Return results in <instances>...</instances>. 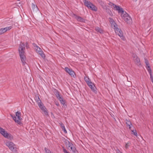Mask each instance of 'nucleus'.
Here are the masks:
<instances>
[{"label":"nucleus","mask_w":153,"mask_h":153,"mask_svg":"<svg viewBox=\"0 0 153 153\" xmlns=\"http://www.w3.org/2000/svg\"><path fill=\"white\" fill-rule=\"evenodd\" d=\"M131 144V143L130 142L128 141L127 143L126 144L125 147L126 149H127L128 147L130 146Z\"/></svg>","instance_id":"obj_28"},{"label":"nucleus","mask_w":153,"mask_h":153,"mask_svg":"<svg viewBox=\"0 0 153 153\" xmlns=\"http://www.w3.org/2000/svg\"><path fill=\"white\" fill-rule=\"evenodd\" d=\"M109 20L110 23L111 24L112 27H115L116 26H117V24L115 22L114 20L111 18H109Z\"/></svg>","instance_id":"obj_10"},{"label":"nucleus","mask_w":153,"mask_h":153,"mask_svg":"<svg viewBox=\"0 0 153 153\" xmlns=\"http://www.w3.org/2000/svg\"><path fill=\"white\" fill-rule=\"evenodd\" d=\"M10 115L16 123H17L20 126H22L23 125V123H20L19 120H17L16 117L15 115L12 114H10Z\"/></svg>","instance_id":"obj_11"},{"label":"nucleus","mask_w":153,"mask_h":153,"mask_svg":"<svg viewBox=\"0 0 153 153\" xmlns=\"http://www.w3.org/2000/svg\"><path fill=\"white\" fill-rule=\"evenodd\" d=\"M38 53H39V55H41V53H43V51L42 50L41 51H40L38 52Z\"/></svg>","instance_id":"obj_47"},{"label":"nucleus","mask_w":153,"mask_h":153,"mask_svg":"<svg viewBox=\"0 0 153 153\" xmlns=\"http://www.w3.org/2000/svg\"><path fill=\"white\" fill-rule=\"evenodd\" d=\"M69 141L66 139H65V140L64 141V143L65 145H66L67 147H68L67 145H68V143H69Z\"/></svg>","instance_id":"obj_34"},{"label":"nucleus","mask_w":153,"mask_h":153,"mask_svg":"<svg viewBox=\"0 0 153 153\" xmlns=\"http://www.w3.org/2000/svg\"><path fill=\"white\" fill-rule=\"evenodd\" d=\"M55 105L57 106H58L59 105V102L57 101L55 102Z\"/></svg>","instance_id":"obj_44"},{"label":"nucleus","mask_w":153,"mask_h":153,"mask_svg":"<svg viewBox=\"0 0 153 153\" xmlns=\"http://www.w3.org/2000/svg\"><path fill=\"white\" fill-rule=\"evenodd\" d=\"M42 111V112H44V114L45 115H46V116L48 115V111L47 109H45Z\"/></svg>","instance_id":"obj_30"},{"label":"nucleus","mask_w":153,"mask_h":153,"mask_svg":"<svg viewBox=\"0 0 153 153\" xmlns=\"http://www.w3.org/2000/svg\"><path fill=\"white\" fill-rule=\"evenodd\" d=\"M45 150L46 153H53L51 152L49 149L46 148H45Z\"/></svg>","instance_id":"obj_31"},{"label":"nucleus","mask_w":153,"mask_h":153,"mask_svg":"<svg viewBox=\"0 0 153 153\" xmlns=\"http://www.w3.org/2000/svg\"><path fill=\"white\" fill-rule=\"evenodd\" d=\"M100 3V4L102 6V7L103 6V5L104 4V3L102 1H101V2Z\"/></svg>","instance_id":"obj_42"},{"label":"nucleus","mask_w":153,"mask_h":153,"mask_svg":"<svg viewBox=\"0 0 153 153\" xmlns=\"http://www.w3.org/2000/svg\"><path fill=\"white\" fill-rule=\"evenodd\" d=\"M149 73L150 74L151 80L153 84V76L152 75V71L150 70Z\"/></svg>","instance_id":"obj_26"},{"label":"nucleus","mask_w":153,"mask_h":153,"mask_svg":"<svg viewBox=\"0 0 153 153\" xmlns=\"http://www.w3.org/2000/svg\"><path fill=\"white\" fill-rule=\"evenodd\" d=\"M58 91L56 89H54L53 91V92L54 93V94H55L56 92H57Z\"/></svg>","instance_id":"obj_46"},{"label":"nucleus","mask_w":153,"mask_h":153,"mask_svg":"<svg viewBox=\"0 0 153 153\" xmlns=\"http://www.w3.org/2000/svg\"><path fill=\"white\" fill-rule=\"evenodd\" d=\"M25 45L24 42H21L19 45L18 49V52L19 56L23 64L26 63L25 60L26 59V56L25 55Z\"/></svg>","instance_id":"obj_1"},{"label":"nucleus","mask_w":153,"mask_h":153,"mask_svg":"<svg viewBox=\"0 0 153 153\" xmlns=\"http://www.w3.org/2000/svg\"><path fill=\"white\" fill-rule=\"evenodd\" d=\"M68 148L70 147H71L72 146L74 145L72 143L70 142V141L69 142V143H68Z\"/></svg>","instance_id":"obj_35"},{"label":"nucleus","mask_w":153,"mask_h":153,"mask_svg":"<svg viewBox=\"0 0 153 153\" xmlns=\"http://www.w3.org/2000/svg\"><path fill=\"white\" fill-rule=\"evenodd\" d=\"M71 68H70V70H69V71H68V72H67V73H68V74H69V72H70V71H71Z\"/></svg>","instance_id":"obj_49"},{"label":"nucleus","mask_w":153,"mask_h":153,"mask_svg":"<svg viewBox=\"0 0 153 153\" xmlns=\"http://www.w3.org/2000/svg\"><path fill=\"white\" fill-rule=\"evenodd\" d=\"M117 11H118V13H122V14H121L122 16V15H123V14L125 13V12H124V10H123L122 8H121L120 7L119 8V9Z\"/></svg>","instance_id":"obj_22"},{"label":"nucleus","mask_w":153,"mask_h":153,"mask_svg":"<svg viewBox=\"0 0 153 153\" xmlns=\"http://www.w3.org/2000/svg\"><path fill=\"white\" fill-rule=\"evenodd\" d=\"M117 26L114 27L113 28L114 29L115 33L118 34L119 36L123 40H125V37L123 35V33L122 31L120 29L118 28L117 27Z\"/></svg>","instance_id":"obj_4"},{"label":"nucleus","mask_w":153,"mask_h":153,"mask_svg":"<svg viewBox=\"0 0 153 153\" xmlns=\"http://www.w3.org/2000/svg\"><path fill=\"white\" fill-rule=\"evenodd\" d=\"M32 8L33 11H38L39 10L37 6L35 5L33 3H32Z\"/></svg>","instance_id":"obj_20"},{"label":"nucleus","mask_w":153,"mask_h":153,"mask_svg":"<svg viewBox=\"0 0 153 153\" xmlns=\"http://www.w3.org/2000/svg\"><path fill=\"white\" fill-rule=\"evenodd\" d=\"M91 88V90L95 93H96L97 91L95 89L96 88V87H95L93 83L91 82L87 84Z\"/></svg>","instance_id":"obj_9"},{"label":"nucleus","mask_w":153,"mask_h":153,"mask_svg":"<svg viewBox=\"0 0 153 153\" xmlns=\"http://www.w3.org/2000/svg\"><path fill=\"white\" fill-rule=\"evenodd\" d=\"M18 1H20V0H18Z\"/></svg>","instance_id":"obj_53"},{"label":"nucleus","mask_w":153,"mask_h":153,"mask_svg":"<svg viewBox=\"0 0 153 153\" xmlns=\"http://www.w3.org/2000/svg\"><path fill=\"white\" fill-rule=\"evenodd\" d=\"M83 2L85 5L88 9L94 11H96L97 10V7L90 1L87 0H84Z\"/></svg>","instance_id":"obj_2"},{"label":"nucleus","mask_w":153,"mask_h":153,"mask_svg":"<svg viewBox=\"0 0 153 153\" xmlns=\"http://www.w3.org/2000/svg\"><path fill=\"white\" fill-rule=\"evenodd\" d=\"M131 130V134H133L134 135L137 136V133L136 130H134V129L133 130L131 129H131H130Z\"/></svg>","instance_id":"obj_24"},{"label":"nucleus","mask_w":153,"mask_h":153,"mask_svg":"<svg viewBox=\"0 0 153 153\" xmlns=\"http://www.w3.org/2000/svg\"><path fill=\"white\" fill-rule=\"evenodd\" d=\"M69 148H70L71 150L72 151L73 153H78V151L76 150V148L74 145L72 146L71 147Z\"/></svg>","instance_id":"obj_17"},{"label":"nucleus","mask_w":153,"mask_h":153,"mask_svg":"<svg viewBox=\"0 0 153 153\" xmlns=\"http://www.w3.org/2000/svg\"><path fill=\"white\" fill-rule=\"evenodd\" d=\"M96 30L98 32H99L100 33H103V30L101 29V28L99 27H96L95 28Z\"/></svg>","instance_id":"obj_21"},{"label":"nucleus","mask_w":153,"mask_h":153,"mask_svg":"<svg viewBox=\"0 0 153 153\" xmlns=\"http://www.w3.org/2000/svg\"><path fill=\"white\" fill-rule=\"evenodd\" d=\"M144 60H145V63L146 65V69L147 70L148 72H149V71L150 70L151 71H152V70H151V68H150V67L149 66V63L148 61L146 58H145L144 59Z\"/></svg>","instance_id":"obj_12"},{"label":"nucleus","mask_w":153,"mask_h":153,"mask_svg":"<svg viewBox=\"0 0 153 153\" xmlns=\"http://www.w3.org/2000/svg\"><path fill=\"white\" fill-rule=\"evenodd\" d=\"M12 27V26L7 27L4 28H2L0 29V35H1L7 31L10 30Z\"/></svg>","instance_id":"obj_8"},{"label":"nucleus","mask_w":153,"mask_h":153,"mask_svg":"<svg viewBox=\"0 0 153 153\" xmlns=\"http://www.w3.org/2000/svg\"><path fill=\"white\" fill-rule=\"evenodd\" d=\"M55 94V95L56 97L58 96H59V95H60L59 92L58 91L57 92H56Z\"/></svg>","instance_id":"obj_38"},{"label":"nucleus","mask_w":153,"mask_h":153,"mask_svg":"<svg viewBox=\"0 0 153 153\" xmlns=\"http://www.w3.org/2000/svg\"><path fill=\"white\" fill-rule=\"evenodd\" d=\"M46 109V108H45V106H44L43 107H42V108H41L40 109H41V110L42 111L44 109Z\"/></svg>","instance_id":"obj_45"},{"label":"nucleus","mask_w":153,"mask_h":153,"mask_svg":"<svg viewBox=\"0 0 153 153\" xmlns=\"http://www.w3.org/2000/svg\"><path fill=\"white\" fill-rule=\"evenodd\" d=\"M108 4L111 6L112 8H113L114 9L117 10H118L120 8L119 6H117L111 2H109Z\"/></svg>","instance_id":"obj_14"},{"label":"nucleus","mask_w":153,"mask_h":153,"mask_svg":"<svg viewBox=\"0 0 153 153\" xmlns=\"http://www.w3.org/2000/svg\"><path fill=\"white\" fill-rule=\"evenodd\" d=\"M69 74L71 76H73L74 78L75 77V74L74 71L72 70V69L71 70V71H70Z\"/></svg>","instance_id":"obj_23"},{"label":"nucleus","mask_w":153,"mask_h":153,"mask_svg":"<svg viewBox=\"0 0 153 153\" xmlns=\"http://www.w3.org/2000/svg\"><path fill=\"white\" fill-rule=\"evenodd\" d=\"M101 1H102L101 0H98V1L99 2V3H100L101 2Z\"/></svg>","instance_id":"obj_51"},{"label":"nucleus","mask_w":153,"mask_h":153,"mask_svg":"<svg viewBox=\"0 0 153 153\" xmlns=\"http://www.w3.org/2000/svg\"><path fill=\"white\" fill-rule=\"evenodd\" d=\"M6 145L13 152L16 151V149H15L14 146L15 145L13 142L7 140L6 142Z\"/></svg>","instance_id":"obj_6"},{"label":"nucleus","mask_w":153,"mask_h":153,"mask_svg":"<svg viewBox=\"0 0 153 153\" xmlns=\"http://www.w3.org/2000/svg\"><path fill=\"white\" fill-rule=\"evenodd\" d=\"M38 105L39 107V108H40V109L42 108V107H43L44 106H45L42 102L41 101H40V102H39L38 103Z\"/></svg>","instance_id":"obj_29"},{"label":"nucleus","mask_w":153,"mask_h":153,"mask_svg":"<svg viewBox=\"0 0 153 153\" xmlns=\"http://www.w3.org/2000/svg\"><path fill=\"white\" fill-rule=\"evenodd\" d=\"M118 151H119V152H118V153H122V152H120L119 150H118Z\"/></svg>","instance_id":"obj_50"},{"label":"nucleus","mask_w":153,"mask_h":153,"mask_svg":"<svg viewBox=\"0 0 153 153\" xmlns=\"http://www.w3.org/2000/svg\"><path fill=\"white\" fill-rule=\"evenodd\" d=\"M108 12L110 16H113V14L112 13V12L111 10H108Z\"/></svg>","instance_id":"obj_41"},{"label":"nucleus","mask_w":153,"mask_h":153,"mask_svg":"<svg viewBox=\"0 0 153 153\" xmlns=\"http://www.w3.org/2000/svg\"><path fill=\"white\" fill-rule=\"evenodd\" d=\"M56 97L60 101L63 99L62 95H61V94L59 95V96H58Z\"/></svg>","instance_id":"obj_32"},{"label":"nucleus","mask_w":153,"mask_h":153,"mask_svg":"<svg viewBox=\"0 0 153 153\" xmlns=\"http://www.w3.org/2000/svg\"><path fill=\"white\" fill-rule=\"evenodd\" d=\"M40 55L43 59H45V56L44 52L42 53H41V54Z\"/></svg>","instance_id":"obj_36"},{"label":"nucleus","mask_w":153,"mask_h":153,"mask_svg":"<svg viewBox=\"0 0 153 153\" xmlns=\"http://www.w3.org/2000/svg\"><path fill=\"white\" fill-rule=\"evenodd\" d=\"M65 71L67 72H68V71L70 70V68L67 67L65 68Z\"/></svg>","instance_id":"obj_39"},{"label":"nucleus","mask_w":153,"mask_h":153,"mask_svg":"<svg viewBox=\"0 0 153 153\" xmlns=\"http://www.w3.org/2000/svg\"><path fill=\"white\" fill-rule=\"evenodd\" d=\"M25 47L27 49L29 48V45L27 42H26L25 43Z\"/></svg>","instance_id":"obj_40"},{"label":"nucleus","mask_w":153,"mask_h":153,"mask_svg":"<svg viewBox=\"0 0 153 153\" xmlns=\"http://www.w3.org/2000/svg\"><path fill=\"white\" fill-rule=\"evenodd\" d=\"M66 101L65 100L63 99L62 100H61L60 102V103L61 104H62V103H63L64 102H65Z\"/></svg>","instance_id":"obj_43"},{"label":"nucleus","mask_w":153,"mask_h":153,"mask_svg":"<svg viewBox=\"0 0 153 153\" xmlns=\"http://www.w3.org/2000/svg\"><path fill=\"white\" fill-rule=\"evenodd\" d=\"M126 126L129 127V129H131V126L132 125V124L130 120H127V119L126 120Z\"/></svg>","instance_id":"obj_15"},{"label":"nucleus","mask_w":153,"mask_h":153,"mask_svg":"<svg viewBox=\"0 0 153 153\" xmlns=\"http://www.w3.org/2000/svg\"><path fill=\"white\" fill-rule=\"evenodd\" d=\"M34 99L36 101L37 103H39V102H40V101H41L40 100L39 96L38 94L35 95Z\"/></svg>","instance_id":"obj_19"},{"label":"nucleus","mask_w":153,"mask_h":153,"mask_svg":"<svg viewBox=\"0 0 153 153\" xmlns=\"http://www.w3.org/2000/svg\"><path fill=\"white\" fill-rule=\"evenodd\" d=\"M84 80L87 84L89 83V82H91L90 79L87 77H85Z\"/></svg>","instance_id":"obj_25"},{"label":"nucleus","mask_w":153,"mask_h":153,"mask_svg":"<svg viewBox=\"0 0 153 153\" xmlns=\"http://www.w3.org/2000/svg\"><path fill=\"white\" fill-rule=\"evenodd\" d=\"M134 61L135 63L138 65H141V63L139 58L136 56V58L134 59Z\"/></svg>","instance_id":"obj_18"},{"label":"nucleus","mask_w":153,"mask_h":153,"mask_svg":"<svg viewBox=\"0 0 153 153\" xmlns=\"http://www.w3.org/2000/svg\"><path fill=\"white\" fill-rule=\"evenodd\" d=\"M136 56H137L136 55H134L133 56V57L134 58H136Z\"/></svg>","instance_id":"obj_48"},{"label":"nucleus","mask_w":153,"mask_h":153,"mask_svg":"<svg viewBox=\"0 0 153 153\" xmlns=\"http://www.w3.org/2000/svg\"><path fill=\"white\" fill-rule=\"evenodd\" d=\"M33 45H34V46H35V45H36V48H37L36 49V51L38 52L42 50L41 49V48H39V47L37 46L35 44L33 43Z\"/></svg>","instance_id":"obj_27"},{"label":"nucleus","mask_w":153,"mask_h":153,"mask_svg":"<svg viewBox=\"0 0 153 153\" xmlns=\"http://www.w3.org/2000/svg\"><path fill=\"white\" fill-rule=\"evenodd\" d=\"M122 17L128 24H130L131 23V19L126 12H125V13L123 14V15H122Z\"/></svg>","instance_id":"obj_5"},{"label":"nucleus","mask_w":153,"mask_h":153,"mask_svg":"<svg viewBox=\"0 0 153 153\" xmlns=\"http://www.w3.org/2000/svg\"><path fill=\"white\" fill-rule=\"evenodd\" d=\"M117 153H118V152H119V151H118V150L117 151Z\"/></svg>","instance_id":"obj_52"},{"label":"nucleus","mask_w":153,"mask_h":153,"mask_svg":"<svg viewBox=\"0 0 153 153\" xmlns=\"http://www.w3.org/2000/svg\"><path fill=\"white\" fill-rule=\"evenodd\" d=\"M72 16L74 17V18L78 22L85 23V21L86 20L81 17L78 16L75 14L73 13L72 15Z\"/></svg>","instance_id":"obj_7"},{"label":"nucleus","mask_w":153,"mask_h":153,"mask_svg":"<svg viewBox=\"0 0 153 153\" xmlns=\"http://www.w3.org/2000/svg\"><path fill=\"white\" fill-rule=\"evenodd\" d=\"M62 150L64 153H71L69 152L65 148L64 146L62 147Z\"/></svg>","instance_id":"obj_33"},{"label":"nucleus","mask_w":153,"mask_h":153,"mask_svg":"<svg viewBox=\"0 0 153 153\" xmlns=\"http://www.w3.org/2000/svg\"><path fill=\"white\" fill-rule=\"evenodd\" d=\"M59 124L60 125L61 127L62 130L66 134L67 133V131L65 128L64 124L62 122L59 123Z\"/></svg>","instance_id":"obj_16"},{"label":"nucleus","mask_w":153,"mask_h":153,"mask_svg":"<svg viewBox=\"0 0 153 153\" xmlns=\"http://www.w3.org/2000/svg\"><path fill=\"white\" fill-rule=\"evenodd\" d=\"M62 105H63L64 107L65 108H67V104L66 102L65 101V102H64L63 103H62Z\"/></svg>","instance_id":"obj_37"},{"label":"nucleus","mask_w":153,"mask_h":153,"mask_svg":"<svg viewBox=\"0 0 153 153\" xmlns=\"http://www.w3.org/2000/svg\"><path fill=\"white\" fill-rule=\"evenodd\" d=\"M0 133L4 137L11 140L13 139V136L10 133L7 132L4 129L0 127Z\"/></svg>","instance_id":"obj_3"},{"label":"nucleus","mask_w":153,"mask_h":153,"mask_svg":"<svg viewBox=\"0 0 153 153\" xmlns=\"http://www.w3.org/2000/svg\"><path fill=\"white\" fill-rule=\"evenodd\" d=\"M21 113L20 111H18L16 113V117H17L18 119L17 120H19L20 123H22L21 120L22 119L21 117Z\"/></svg>","instance_id":"obj_13"}]
</instances>
